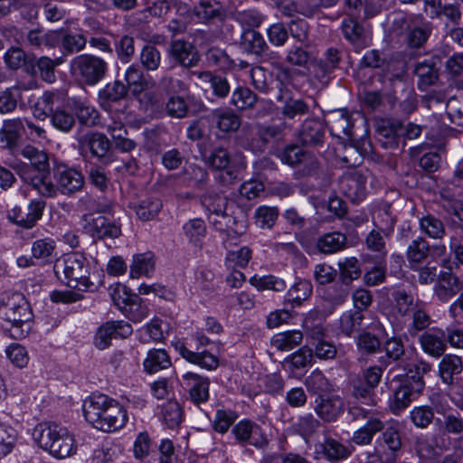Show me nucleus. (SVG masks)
Here are the masks:
<instances>
[{"label":"nucleus","mask_w":463,"mask_h":463,"mask_svg":"<svg viewBox=\"0 0 463 463\" xmlns=\"http://www.w3.org/2000/svg\"><path fill=\"white\" fill-rule=\"evenodd\" d=\"M82 409L86 420L104 432L122 429L128 420L126 409L118 401L102 393L90 396L84 401Z\"/></svg>","instance_id":"1"},{"label":"nucleus","mask_w":463,"mask_h":463,"mask_svg":"<svg viewBox=\"0 0 463 463\" xmlns=\"http://www.w3.org/2000/svg\"><path fill=\"white\" fill-rule=\"evenodd\" d=\"M21 155L31 164L19 166L16 171L18 176L42 196L52 195L54 188L47 154L28 145L21 150Z\"/></svg>","instance_id":"2"},{"label":"nucleus","mask_w":463,"mask_h":463,"mask_svg":"<svg viewBox=\"0 0 463 463\" xmlns=\"http://www.w3.org/2000/svg\"><path fill=\"white\" fill-rule=\"evenodd\" d=\"M33 317L30 304L22 294H14L0 307V328L11 338L25 337L31 330Z\"/></svg>","instance_id":"3"},{"label":"nucleus","mask_w":463,"mask_h":463,"mask_svg":"<svg viewBox=\"0 0 463 463\" xmlns=\"http://www.w3.org/2000/svg\"><path fill=\"white\" fill-rule=\"evenodd\" d=\"M54 272L68 288L84 292L92 290L94 287L90 279V263L81 252L74 251L63 255L55 263Z\"/></svg>","instance_id":"4"},{"label":"nucleus","mask_w":463,"mask_h":463,"mask_svg":"<svg viewBox=\"0 0 463 463\" xmlns=\"http://www.w3.org/2000/svg\"><path fill=\"white\" fill-rule=\"evenodd\" d=\"M35 442L52 456L64 458L75 450L74 439L65 427L53 422H42L33 431Z\"/></svg>","instance_id":"5"},{"label":"nucleus","mask_w":463,"mask_h":463,"mask_svg":"<svg viewBox=\"0 0 463 463\" xmlns=\"http://www.w3.org/2000/svg\"><path fill=\"white\" fill-rule=\"evenodd\" d=\"M71 71L84 84L95 86L106 77L109 64L101 57L84 53L77 55L71 60Z\"/></svg>","instance_id":"6"},{"label":"nucleus","mask_w":463,"mask_h":463,"mask_svg":"<svg viewBox=\"0 0 463 463\" xmlns=\"http://www.w3.org/2000/svg\"><path fill=\"white\" fill-rule=\"evenodd\" d=\"M190 339L194 342L196 350L207 346L211 343L210 338L203 334V330H196L190 335ZM174 346L178 354L191 364L209 371L215 370L219 366L218 357L206 350L192 351L181 341L175 342Z\"/></svg>","instance_id":"7"},{"label":"nucleus","mask_w":463,"mask_h":463,"mask_svg":"<svg viewBox=\"0 0 463 463\" xmlns=\"http://www.w3.org/2000/svg\"><path fill=\"white\" fill-rule=\"evenodd\" d=\"M352 413L355 418L366 419V422L354 432L352 441L360 446L369 445L373 436L383 430V414L377 411L360 407H354Z\"/></svg>","instance_id":"8"},{"label":"nucleus","mask_w":463,"mask_h":463,"mask_svg":"<svg viewBox=\"0 0 463 463\" xmlns=\"http://www.w3.org/2000/svg\"><path fill=\"white\" fill-rule=\"evenodd\" d=\"M82 229L94 240H114L121 235L120 224L104 215L85 214Z\"/></svg>","instance_id":"9"},{"label":"nucleus","mask_w":463,"mask_h":463,"mask_svg":"<svg viewBox=\"0 0 463 463\" xmlns=\"http://www.w3.org/2000/svg\"><path fill=\"white\" fill-rule=\"evenodd\" d=\"M232 435L241 446H251L257 449H264L269 445V439L263 429L250 420H241L235 424Z\"/></svg>","instance_id":"10"},{"label":"nucleus","mask_w":463,"mask_h":463,"mask_svg":"<svg viewBox=\"0 0 463 463\" xmlns=\"http://www.w3.org/2000/svg\"><path fill=\"white\" fill-rule=\"evenodd\" d=\"M55 184H53L54 193L49 198L56 196L60 192L63 195L71 196L81 191L85 184V178L82 173L67 165H58L54 172Z\"/></svg>","instance_id":"11"},{"label":"nucleus","mask_w":463,"mask_h":463,"mask_svg":"<svg viewBox=\"0 0 463 463\" xmlns=\"http://www.w3.org/2000/svg\"><path fill=\"white\" fill-rule=\"evenodd\" d=\"M369 177L371 174L368 171L348 172L340 178V191L352 203H359L366 196V183Z\"/></svg>","instance_id":"12"},{"label":"nucleus","mask_w":463,"mask_h":463,"mask_svg":"<svg viewBox=\"0 0 463 463\" xmlns=\"http://www.w3.org/2000/svg\"><path fill=\"white\" fill-rule=\"evenodd\" d=\"M354 448L339 440L325 436L323 441L315 445L316 459H325L329 463H339L346 460L353 453Z\"/></svg>","instance_id":"13"},{"label":"nucleus","mask_w":463,"mask_h":463,"mask_svg":"<svg viewBox=\"0 0 463 463\" xmlns=\"http://www.w3.org/2000/svg\"><path fill=\"white\" fill-rule=\"evenodd\" d=\"M205 162L213 169L221 171L220 179L223 184H230L239 178V170L232 165L231 155L223 147L213 149Z\"/></svg>","instance_id":"14"},{"label":"nucleus","mask_w":463,"mask_h":463,"mask_svg":"<svg viewBox=\"0 0 463 463\" xmlns=\"http://www.w3.org/2000/svg\"><path fill=\"white\" fill-rule=\"evenodd\" d=\"M132 332L133 328L128 322L109 321L99 327L94 337V345L97 348L103 350L110 345L112 338H127Z\"/></svg>","instance_id":"15"},{"label":"nucleus","mask_w":463,"mask_h":463,"mask_svg":"<svg viewBox=\"0 0 463 463\" xmlns=\"http://www.w3.org/2000/svg\"><path fill=\"white\" fill-rule=\"evenodd\" d=\"M419 344L426 354L439 358L447 349L446 332L439 327L426 330L419 336Z\"/></svg>","instance_id":"16"},{"label":"nucleus","mask_w":463,"mask_h":463,"mask_svg":"<svg viewBox=\"0 0 463 463\" xmlns=\"http://www.w3.org/2000/svg\"><path fill=\"white\" fill-rule=\"evenodd\" d=\"M80 145L82 149L88 150L90 156L100 163L107 165L111 162L110 141L104 134L95 132L86 135Z\"/></svg>","instance_id":"17"},{"label":"nucleus","mask_w":463,"mask_h":463,"mask_svg":"<svg viewBox=\"0 0 463 463\" xmlns=\"http://www.w3.org/2000/svg\"><path fill=\"white\" fill-rule=\"evenodd\" d=\"M279 157L283 164L288 165L289 166L295 167L297 165H303L305 170L308 173L318 167L317 158L297 145L287 146L279 153Z\"/></svg>","instance_id":"18"},{"label":"nucleus","mask_w":463,"mask_h":463,"mask_svg":"<svg viewBox=\"0 0 463 463\" xmlns=\"http://www.w3.org/2000/svg\"><path fill=\"white\" fill-rule=\"evenodd\" d=\"M314 410L322 420L332 422L342 414L344 402L338 395L322 394L316 398Z\"/></svg>","instance_id":"19"},{"label":"nucleus","mask_w":463,"mask_h":463,"mask_svg":"<svg viewBox=\"0 0 463 463\" xmlns=\"http://www.w3.org/2000/svg\"><path fill=\"white\" fill-rule=\"evenodd\" d=\"M340 29L344 38L353 45L356 52L369 44L368 33L357 20L352 17L344 18Z\"/></svg>","instance_id":"20"},{"label":"nucleus","mask_w":463,"mask_h":463,"mask_svg":"<svg viewBox=\"0 0 463 463\" xmlns=\"http://www.w3.org/2000/svg\"><path fill=\"white\" fill-rule=\"evenodd\" d=\"M183 384L194 404L198 405L208 401L210 380L207 377L188 372L183 375Z\"/></svg>","instance_id":"21"},{"label":"nucleus","mask_w":463,"mask_h":463,"mask_svg":"<svg viewBox=\"0 0 463 463\" xmlns=\"http://www.w3.org/2000/svg\"><path fill=\"white\" fill-rule=\"evenodd\" d=\"M462 288L463 284L460 279L449 270L440 272L433 290L439 300L448 302L456 296Z\"/></svg>","instance_id":"22"},{"label":"nucleus","mask_w":463,"mask_h":463,"mask_svg":"<svg viewBox=\"0 0 463 463\" xmlns=\"http://www.w3.org/2000/svg\"><path fill=\"white\" fill-rule=\"evenodd\" d=\"M424 384L420 382H415L411 386L403 384L400 382L394 389L391 407L393 411H400L407 408L411 401L422 392Z\"/></svg>","instance_id":"23"},{"label":"nucleus","mask_w":463,"mask_h":463,"mask_svg":"<svg viewBox=\"0 0 463 463\" xmlns=\"http://www.w3.org/2000/svg\"><path fill=\"white\" fill-rule=\"evenodd\" d=\"M171 55L185 68L195 66L199 61L196 48L189 42L184 40L173 41L170 44Z\"/></svg>","instance_id":"24"},{"label":"nucleus","mask_w":463,"mask_h":463,"mask_svg":"<svg viewBox=\"0 0 463 463\" xmlns=\"http://www.w3.org/2000/svg\"><path fill=\"white\" fill-rule=\"evenodd\" d=\"M373 223L374 229L383 232L388 238L393 232L397 222V217L388 203L379 205L373 213Z\"/></svg>","instance_id":"25"},{"label":"nucleus","mask_w":463,"mask_h":463,"mask_svg":"<svg viewBox=\"0 0 463 463\" xmlns=\"http://www.w3.org/2000/svg\"><path fill=\"white\" fill-rule=\"evenodd\" d=\"M70 106L80 124L86 127L99 125V113L89 101L74 98Z\"/></svg>","instance_id":"26"},{"label":"nucleus","mask_w":463,"mask_h":463,"mask_svg":"<svg viewBox=\"0 0 463 463\" xmlns=\"http://www.w3.org/2000/svg\"><path fill=\"white\" fill-rule=\"evenodd\" d=\"M212 120L223 133L236 132L241 126V116L230 108L213 110Z\"/></svg>","instance_id":"27"},{"label":"nucleus","mask_w":463,"mask_h":463,"mask_svg":"<svg viewBox=\"0 0 463 463\" xmlns=\"http://www.w3.org/2000/svg\"><path fill=\"white\" fill-rule=\"evenodd\" d=\"M463 371V362L460 356L446 354L439 364V376L443 383L452 385L455 377Z\"/></svg>","instance_id":"28"},{"label":"nucleus","mask_w":463,"mask_h":463,"mask_svg":"<svg viewBox=\"0 0 463 463\" xmlns=\"http://www.w3.org/2000/svg\"><path fill=\"white\" fill-rule=\"evenodd\" d=\"M300 142L305 146H317L323 143L325 128L318 119H307L302 124L298 135Z\"/></svg>","instance_id":"29"},{"label":"nucleus","mask_w":463,"mask_h":463,"mask_svg":"<svg viewBox=\"0 0 463 463\" xmlns=\"http://www.w3.org/2000/svg\"><path fill=\"white\" fill-rule=\"evenodd\" d=\"M327 125L331 133L335 136L340 137L343 135L349 138L354 137L352 131L353 123L345 109L333 111L327 119Z\"/></svg>","instance_id":"30"},{"label":"nucleus","mask_w":463,"mask_h":463,"mask_svg":"<svg viewBox=\"0 0 463 463\" xmlns=\"http://www.w3.org/2000/svg\"><path fill=\"white\" fill-rule=\"evenodd\" d=\"M350 286L341 282L335 283L327 287L324 291V300L327 302L330 307L324 311L326 316L334 312V310L342 306L348 298Z\"/></svg>","instance_id":"31"},{"label":"nucleus","mask_w":463,"mask_h":463,"mask_svg":"<svg viewBox=\"0 0 463 463\" xmlns=\"http://www.w3.org/2000/svg\"><path fill=\"white\" fill-rule=\"evenodd\" d=\"M312 292L313 287L311 282L307 279H298L285 295V305H289L292 308L299 307L309 298Z\"/></svg>","instance_id":"32"},{"label":"nucleus","mask_w":463,"mask_h":463,"mask_svg":"<svg viewBox=\"0 0 463 463\" xmlns=\"http://www.w3.org/2000/svg\"><path fill=\"white\" fill-rule=\"evenodd\" d=\"M172 362L169 354L165 349H150L143 361L144 371L153 374L159 371L171 367Z\"/></svg>","instance_id":"33"},{"label":"nucleus","mask_w":463,"mask_h":463,"mask_svg":"<svg viewBox=\"0 0 463 463\" xmlns=\"http://www.w3.org/2000/svg\"><path fill=\"white\" fill-rule=\"evenodd\" d=\"M128 94V87L120 80H116L107 83L99 91V102L100 106L107 109L111 103L123 99Z\"/></svg>","instance_id":"34"},{"label":"nucleus","mask_w":463,"mask_h":463,"mask_svg":"<svg viewBox=\"0 0 463 463\" xmlns=\"http://www.w3.org/2000/svg\"><path fill=\"white\" fill-rule=\"evenodd\" d=\"M431 322V317L426 310L424 303H422L420 307H415V310L408 317L406 332L410 336L414 337L420 332H425Z\"/></svg>","instance_id":"35"},{"label":"nucleus","mask_w":463,"mask_h":463,"mask_svg":"<svg viewBox=\"0 0 463 463\" xmlns=\"http://www.w3.org/2000/svg\"><path fill=\"white\" fill-rule=\"evenodd\" d=\"M241 45L246 52L258 57L262 56L269 48L263 36L253 29L243 30L241 36Z\"/></svg>","instance_id":"36"},{"label":"nucleus","mask_w":463,"mask_h":463,"mask_svg":"<svg viewBox=\"0 0 463 463\" xmlns=\"http://www.w3.org/2000/svg\"><path fill=\"white\" fill-rule=\"evenodd\" d=\"M155 267L156 258L153 252L146 251L135 254L130 265V277L133 279L140 276L150 277L155 270Z\"/></svg>","instance_id":"37"},{"label":"nucleus","mask_w":463,"mask_h":463,"mask_svg":"<svg viewBox=\"0 0 463 463\" xmlns=\"http://www.w3.org/2000/svg\"><path fill=\"white\" fill-rule=\"evenodd\" d=\"M385 355L380 358L381 364L387 367L392 362L403 360L406 354L402 339L399 336L388 337L383 344Z\"/></svg>","instance_id":"38"},{"label":"nucleus","mask_w":463,"mask_h":463,"mask_svg":"<svg viewBox=\"0 0 463 463\" xmlns=\"http://www.w3.org/2000/svg\"><path fill=\"white\" fill-rule=\"evenodd\" d=\"M430 253L429 242L422 237H417L408 245L406 257L411 269H416L428 258Z\"/></svg>","instance_id":"39"},{"label":"nucleus","mask_w":463,"mask_h":463,"mask_svg":"<svg viewBox=\"0 0 463 463\" xmlns=\"http://www.w3.org/2000/svg\"><path fill=\"white\" fill-rule=\"evenodd\" d=\"M364 318V316L360 310H346L342 313L338 319L337 330L340 334L350 337L361 328Z\"/></svg>","instance_id":"40"},{"label":"nucleus","mask_w":463,"mask_h":463,"mask_svg":"<svg viewBox=\"0 0 463 463\" xmlns=\"http://www.w3.org/2000/svg\"><path fill=\"white\" fill-rule=\"evenodd\" d=\"M347 243L346 236L339 232H333L320 236L317 247L322 253L333 254L345 249Z\"/></svg>","instance_id":"41"},{"label":"nucleus","mask_w":463,"mask_h":463,"mask_svg":"<svg viewBox=\"0 0 463 463\" xmlns=\"http://www.w3.org/2000/svg\"><path fill=\"white\" fill-rule=\"evenodd\" d=\"M392 298L396 312L402 317H408L415 310V307H420L423 303L404 289L394 290Z\"/></svg>","instance_id":"42"},{"label":"nucleus","mask_w":463,"mask_h":463,"mask_svg":"<svg viewBox=\"0 0 463 463\" xmlns=\"http://www.w3.org/2000/svg\"><path fill=\"white\" fill-rule=\"evenodd\" d=\"M204 83H208L210 88L213 90V93L218 98H226L230 93L231 87L228 80L218 74H214L211 71H199L194 72Z\"/></svg>","instance_id":"43"},{"label":"nucleus","mask_w":463,"mask_h":463,"mask_svg":"<svg viewBox=\"0 0 463 463\" xmlns=\"http://www.w3.org/2000/svg\"><path fill=\"white\" fill-rule=\"evenodd\" d=\"M23 131L24 132V118L5 119L0 130L1 139L12 147L16 145Z\"/></svg>","instance_id":"44"},{"label":"nucleus","mask_w":463,"mask_h":463,"mask_svg":"<svg viewBox=\"0 0 463 463\" xmlns=\"http://www.w3.org/2000/svg\"><path fill=\"white\" fill-rule=\"evenodd\" d=\"M183 232L189 243L202 247L203 240L206 235V225L203 219L194 218L187 221L183 225Z\"/></svg>","instance_id":"45"},{"label":"nucleus","mask_w":463,"mask_h":463,"mask_svg":"<svg viewBox=\"0 0 463 463\" xmlns=\"http://www.w3.org/2000/svg\"><path fill=\"white\" fill-rule=\"evenodd\" d=\"M279 215V210L277 206L260 205L254 211V223L260 229L270 230L276 224Z\"/></svg>","instance_id":"46"},{"label":"nucleus","mask_w":463,"mask_h":463,"mask_svg":"<svg viewBox=\"0 0 463 463\" xmlns=\"http://www.w3.org/2000/svg\"><path fill=\"white\" fill-rule=\"evenodd\" d=\"M163 203L158 198H146L134 205L133 209L137 218L143 222L155 219L162 210Z\"/></svg>","instance_id":"47"},{"label":"nucleus","mask_w":463,"mask_h":463,"mask_svg":"<svg viewBox=\"0 0 463 463\" xmlns=\"http://www.w3.org/2000/svg\"><path fill=\"white\" fill-rule=\"evenodd\" d=\"M42 109L52 115L66 107V94L63 91H45L38 99Z\"/></svg>","instance_id":"48"},{"label":"nucleus","mask_w":463,"mask_h":463,"mask_svg":"<svg viewBox=\"0 0 463 463\" xmlns=\"http://www.w3.org/2000/svg\"><path fill=\"white\" fill-rule=\"evenodd\" d=\"M57 34L54 32L43 33L38 29L30 30L25 37L24 44L32 49L39 50L42 46L54 47Z\"/></svg>","instance_id":"49"},{"label":"nucleus","mask_w":463,"mask_h":463,"mask_svg":"<svg viewBox=\"0 0 463 463\" xmlns=\"http://www.w3.org/2000/svg\"><path fill=\"white\" fill-rule=\"evenodd\" d=\"M303 334L299 330L279 333L272 337L271 345L279 351H289L301 344Z\"/></svg>","instance_id":"50"},{"label":"nucleus","mask_w":463,"mask_h":463,"mask_svg":"<svg viewBox=\"0 0 463 463\" xmlns=\"http://www.w3.org/2000/svg\"><path fill=\"white\" fill-rule=\"evenodd\" d=\"M258 101V96L247 87L236 88L231 98V104L238 110L252 109Z\"/></svg>","instance_id":"51"},{"label":"nucleus","mask_w":463,"mask_h":463,"mask_svg":"<svg viewBox=\"0 0 463 463\" xmlns=\"http://www.w3.org/2000/svg\"><path fill=\"white\" fill-rule=\"evenodd\" d=\"M139 61L142 68L146 71H157L162 62L161 52L154 44L146 43L140 51Z\"/></svg>","instance_id":"52"},{"label":"nucleus","mask_w":463,"mask_h":463,"mask_svg":"<svg viewBox=\"0 0 463 463\" xmlns=\"http://www.w3.org/2000/svg\"><path fill=\"white\" fill-rule=\"evenodd\" d=\"M338 268L340 280L349 286L362 274L359 260L355 257L345 258L343 260H339Z\"/></svg>","instance_id":"53"},{"label":"nucleus","mask_w":463,"mask_h":463,"mask_svg":"<svg viewBox=\"0 0 463 463\" xmlns=\"http://www.w3.org/2000/svg\"><path fill=\"white\" fill-rule=\"evenodd\" d=\"M205 60L209 66H214L223 71L232 70L236 65L225 50L215 46L206 51Z\"/></svg>","instance_id":"54"},{"label":"nucleus","mask_w":463,"mask_h":463,"mask_svg":"<svg viewBox=\"0 0 463 463\" xmlns=\"http://www.w3.org/2000/svg\"><path fill=\"white\" fill-rule=\"evenodd\" d=\"M319 427L320 421L310 413L301 416L293 425L295 432L301 436L307 444Z\"/></svg>","instance_id":"55"},{"label":"nucleus","mask_w":463,"mask_h":463,"mask_svg":"<svg viewBox=\"0 0 463 463\" xmlns=\"http://www.w3.org/2000/svg\"><path fill=\"white\" fill-rule=\"evenodd\" d=\"M419 224L420 232L431 239H441L446 233L443 222L433 215L421 217Z\"/></svg>","instance_id":"56"},{"label":"nucleus","mask_w":463,"mask_h":463,"mask_svg":"<svg viewBox=\"0 0 463 463\" xmlns=\"http://www.w3.org/2000/svg\"><path fill=\"white\" fill-rule=\"evenodd\" d=\"M87 43V37L83 33L71 32L64 33L61 41L62 52L68 55L83 51Z\"/></svg>","instance_id":"57"},{"label":"nucleus","mask_w":463,"mask_h":463,"mask_svg":"<svg viewBox=\"0 0 463 463\" xmlns=\"http://www.w3.org/2000/svg\"><path fill=\"white\" fill-rule=\"evenodd\" d=\"M208 221L216 231H219L221 232H226L229 235L232 232H241L238 229L239 223L236 221L235 217L230 214L228 211L220 215H208Z\"/></svg>","instance_id":"58"},{"label":"nucleus","mask_w":463,"mask_h":463,"mask_svg":"<svg viewBox=\"0 0 463 463\" xmlns=\"http://www.w3.org/2000/svg\"><path fill=\"white\" fill-rule=\"evenodd\" d=\"M56 242L52 238L37 239L32 243L31 253L39 260L47 262L53 255Z\"/></svg>","instance_id":"59"},{"label":"nucleus","mask_w":463,"mask_h":463,"mask_svg":"<svg viewBox=\"0 0 463 463\" xmlns=\"http://www.w3.org/2000/svg\"><path fill=\"white\" fill-rule=\"evenodd\" d=\"M307 389L317 396L329 393L331 384L321 371H313L305 380Z\"/></svg>","instance_id":"60"},{"label":"nucleus","mask_w":463,"mask_h":463,"mask_svg":"<svg viewBox=\"0 0 463 463\" xmlns=\"http://www.w3.org/2000/svg\"><path fill=\"white\" fill-rule=\"evenodd\" d=\"M46 203L40 199H33L27 205V213L21 220V227L31 229L35 226L37 222L42 219Z\"/></svg>","instance_id":"61"},{"label":"nucleus","mask_w":463,"mask_h":463,"mask_svg":"<svg viewBox=\"0 0 463 463\" xmlns=\"http://www.w3.org/2000/svg\"><path fill=\"white\" fill-rule=\"evenodd\" d=\"M22 98V89L17 86L0 90V114L15 110L18 100Z\"/></svg>","instance_id":"62"},{"label":"nucleus","mask_w":463,"mask_h":463,"mask_svg":"<svg viewBox=\"0 0 463 463\" xmlns=\"http://www.w3.org/2000/svg\"><path fill=\"white\" fill-rule=\"evenodd\" d=\"M251 254V250L247 246L237 250H230L226 254L224 266L226 269H244L250 260Z\"/></svg>","instance_id":"63"},{"label":"nucleus","mask_w":463,"mask_h":463,"mask_svg":"<svg viewBox=\"0 0 463 463\" xmlns=\"http://www.w3.org/2000/svg\"><path fill=\"white\" fill-rule=\"evenodd\" d=\"M310 113V106L301 99L290 98L285 101L281 108V114L284 118L295 119L297 117L305 116Z\"/></svg>","instance_id":"64"}]
</instances>
